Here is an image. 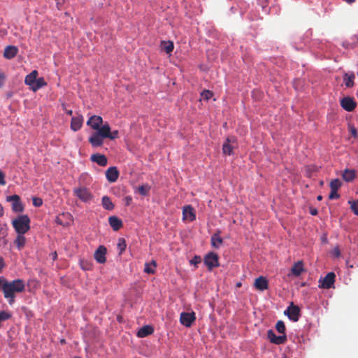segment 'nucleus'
Listing matches in <instances>:
<instances>
[{
  "label": "nucleus",
  "instance_id": "42",
  "mask_svg": "<svg viewBox=\"0 0 358 358\" xmlns=\"http://www.w3.org/2000/svg\"><path fill=\"white\" fill-rule=\"evenodd\" d=\"M339 194H338L337 191L331 190V192L329 195V199H336L339 198Z\"/></svg>",
  "mask_w": 358,
  "mask_h": 358
},
{
  "label": "nucleus",
  "instance_id": "8",
  "mask_svg": "<svg viewBox=\"0 0 358 358\" xmlns=\"http://www.w3.org/2000/svg\"><path fill=\"white\" fill-rule=\"evenodd\" d=\"M196 320V315L194 312L186 313L182 312L180 316V323L187 327H190L194 322Z\"/></svg>",
  "mask_w": 358,
  "mask_h": 358
},
{
  "label": "nucleus",
  "instance_id": "43",
  "mask_svg": "<svg viewBox=\"0 0 358 358\" xmlns=\"http://www.w3.org/2000/svg\"><path fill=\"white\" fill-rule=\"evenodd\" d=\"M6 80V75L3 72L0 71V88L2 87V86L4 84V81Z\"/></svg>",
  "mask_w": 358,
  "mask_h": 358
},
{
  "label": "nucleus",
  "instance_id": "39",
  "mask_svg": "<svg viewBox=\"0 0 358 358\" xmlns=\"http://www.w3.org/2000/svg\"><path fill=\"white\" fill-rule=\"evenodd\" d=\"M150 191V187L148 185H141L138 187V192L140 194L145 196Z\"/></svg>",
  "mask_w": 358,
  "mask_h": 358
},
{
  "label": "nucleus",
  "instance_id": "14",
  "mask_svg": "<svg viewBox=\"0 0 358 358\" xmlns=\"http://www.w3.org/2000/svg\"><path fill=\"white\" fill-rule=\"evenodd\" d=\"M117 136H91L89 138L90 143L93 147L101 146L105 138H109L111 140L115 139Z\"/></svg>",
  "mask_w": 358,
  "mask_h": 358
},
{
  "label": "nucleus",
  "instance_id": "52",
  "mask_svg": "<svg viewBox=\"0 0 358 358\" xmlns=\"http://www.w3.org/2000/svg\"><path fill=\"white\" fill-rule=\"evenodd\" d=\"M317 210L316 209H312L310 210V214L313 215H317Z\"/></svg>",
  "mask_w": 358,
  "mask_h": 358
},
{
  "label": "nucleus",
  "instance_id": "24",
  "mask_svg": "<svg viewBox=\"0 0 358 358\" xmlns=\"http://www.w3.org/2000/svg\"><path fill=\"white\" fill-rule=\"evenodd\" d=\"M223 242V239L221 238L220 235V231L215 233L212 236L210 239V243L212 247L215 248H219L221 244Z\"/></svg>",
  "mask_w": 358,
  "mask_h": 358
},
{
  "label": "nucleus",
  "instance_id": "35",
  "mask_svg": "<svg viewBox=\"0 0 358 358\" xmlns=\"http://www.w3.org/2000/svg\"><path fill=\"white\" fill-rule=\"evenodd\" d=\"M126 247L127 244L124 238H120L117 243V249L119 250L120 255L126 250Z\"/></svg>",
  "mask_w": 358,
  "mask_h": 358
},
{
  "label": "nucleus",
  "instance_id": "40",
  "mask_svg": "<svg viewBox=\"0 0 358 358\" xmlns=\"http://www.w3.org/2000/svg\"><path fill=\"white\" fill-rule=\"evenodd\" d=\"M32 203L35 207H40L43 204V200L39 197H34L32 199Z\"/></svg>",
  "mask_w": 358,
  "mask_h": 358
},
{
  "label": "nucleus",
  "instance_id": "9",
  "mask_svg": "<svg viewBox=\"0 0 358 358\" xmlns=\"http://www.w3.org/2000/svg\"><path fill=\"white\" fill-rule=\"evenodd\" d=\"M267 337L271 343L275 345L284 344L287 341V335L276 336L274 331L271 329H269L267 331Z\"/></svg>",
  "mask_w": 358,
  "mask_h": 358
},
{
  "label": "nucleus",
  "instance_id": "38",
  "mask_svg": "<svg viewBox=\"0 0 358 358\" xmlns=\"http://www.w3.org/2000/svg\"><path fill=\"white\" fill-rule=\"evenodd\" d=\"M348 203L350 205V208L353 213L358 215V199L356 201H349Z\"/></svg>",
  "mask_w": 358,
  "mask_h": 358
},
{
  "label": "nucleus",
  "instance_id": "23",
  "mask_svg": "<svg viewBox=\"0 0 358 358\" xmlns=\"http://www.w3.org/2000/svg\"><path fill=\"white\" fill-rule=\"evenodd\" d=\"M108 222L114 231L119 230L122 227V222L116 216H110Z\"/></svg>",
  "mask_w": 358,
  "mask_h": 358
},
{
  "label": "nucleus",
  "instance_id": "56",
  "mask_svg": "<svg viewBox=\"0 0 358 358\" xmlns=\"http://www.w3.org/2000/svg\"><path fill=\"white\" fill-rule=\"evenodd\" d=\"M110 134H118V131H114L113 132L110 131Z\"/></svg>",
  "mask_w": 358,
  "mask_h": 358
},
{
  "label": "nucleus",
  "instance_id": "26",
  "mask_svg": "<svg viewBox=\"0 0 358 358\" xmlns=\"http://www.w3.org/2000/svg\"><path fill=\"white\" fill-rule=\"evenodd\" d=\"M355 78L353 73H346L344 74L343 80L345 85L347 87H352L354 86V80Z\"/></svg>",
  "mask_w": 358,
  "mask_h": 358
},
{
  "label": "nucleus",
  "instance_id": "15",
  "mask_svg": "<svg viewBox=\"0 0 358 358\" xmlns=\"http://www.w3.org/2000/svg\"><path fill=\"white\" fill-rule=\"evenodd\" d=\"M336 275L333 272L328 273L323 278L321 287L324 289H330L333 287L335 282Z\"/></svg>",
  "mask_w": 358,
  "mask_h": 358
},
{
  "label": "nucleus",
  "instance_id": "51",
  "mask_svg": "<svg viewBox=\"0 0 358 358\" xmlns=\"http://www.w3.org/2000/svg\"><path fill=\"white\" fill-rule=\"evenodd\" d=\"M334 255L336 257H339L340 256V251H339L338 248H335V250H334Z\"/></svg>",
  "mask_w": 358,
  "mask_h": 358
},
{
  "label": "nucleus",
  "instance_id": "57",
  "mask_svg": "<svg viewBox=\"0 0 358 358\" xmlns=\"http://www.w3.org/2000/svg\"><path fill=\"white\" fill-rule=\"evenodd\" d=\"M61 343H65V340H64V339H62V340L61 341Z\"/></svg>",
  "mask_w": 358,
  "mask_h": 358
},
{
  "label": "nucleus",
  "instance_id": "32",
  "mask_svg": "<svg viewBox=\"0 0 358 358\" xmlns=\"http://www.w3.org/2000/svg\"><path fill=\"white\" fill-rule=\"evenodd\" d=\"M157 266V263L155 260H152L151 262H146L145 264L144 271L148 274H153L155 272V268Z\"/></svg>",
  "mask_w": 358,
  "mask_h": 358
},
{
  "label": "nucleus",
  "instance_id": "19",
  "mask_svg": "<svg viewBox=\"0 0 358 358\" xmlns=\"http://www.w3.org/2000/svg\"><path fill=\"white\" fill-rule=\"evenodd\" d=\"M18 52V48L14 45L7 46L3 52V56L8 59L14 58Z\"/></svg>",
  "mask_w": 358,
  "mask_h": 358
},
{
  "label": "nucleus",
  "instance_id": "44",
  "mask_svg": "<svg viewBox=\"0 0 358 358\" xmlns=\"http://www.w3.org/2000/svg\"><path fill=\"white\" fill-rule=\"evenodd\" d=\"M132 197L131 196H127L124 199L125 206H128L131 203Z\"/></svg>",
  "mask_w": 358,
  "mask_h": 358
},
{
  "label": "nucleus",
  "instance_id": "22",
  "mask_svg": "<svg viewBox=\"0 0 358 358\" xmlns=\"http://www.w3.org/2000/svg\"><path fill=\"white\" fill-rule=\"evenodd\" d=\"M154 332V329L152 326L145 325L140 328L137 332V336L139 338H144L151 335Z\"/></svg>",
  "mask_w": 358,
  "mask_h": 358
},
{
  "label": "nucleus",
  "instance_id": "21",
  "mask_svg": "<svg viewBox=\"0 0 358 358\" xmlns=\"http://www.w3.org/2000/svg\"><path fill=\"white\" fill-rule=\"evenodd\" d=\"M38 74V71L36 70H34L25 77L24 83L27 85H29L31 90L32 89V86L34 85L35 81H36Z\"/></svg>",
  "mask_w": 358,
  "mask_h": 358
},
{
  "label": "nucleus",
  "instance_id": "4",
  "mask_svg": "<svg viewBox=\"0 0 358 358\" xmlns=\"http://www.w3.org/2000/svg\"><path fill=\"white\" fill-rule=\"evenodd\" d=\"M204 264L209 271H212L214 268L218 267L220 266L218 255L213 252L208 253L204 257Z\"/></svg>",
  "mask_w": 358,
  "mask_h": 358
},
{
  "label": "nucleus",
  "instance_id": "36",
  "mask_svg": "<svg viewBox=\"0 0 358 358\" xmlns=\"http://www.w3.org/2000/svg\"><path fill=\"white\" fill-rule=\"evenodd\" d=\"M213 96V92L208 90H205L201 93V96L203 100L208 101Z\"/></svg>",
  "mask_w": 358,
  "mask_h": 358
},
{
  "label": "nucleus",
  "instance_id": "7",
  "mask_svg": "<svg viewBox=\"0 0 358 358\" xmlns=\"http://www.w3.org/2000/svg\"><path fill=\"white\" fill-rule=\"evenodd\" d=\"M237 142L234 136H231L227 138L223 144L222 151L224 155H231L233 154V150L236 148Z\"/></svg>",
  "mask_w": 358,
  "mask_h": 358
},
{
  "label": "nucleus",
  "instance_id": "31",
  "mask_svg": "<svg viewBox=\"0 0 358 358\" xmlns=\"http://www.w3.org/2000/svg\"><path fill=\"white\" fill-rule=\"evenodd\" d=\"M46 85L47 83L45 81V79L43 77L38 78H36V81H35L34 85L32 86L31 90H33L34 92H36L39 89Z\"/></svg>",
  "mask_w": 358,
  "mask_h": 358
},
{
  "label": "nucleus",
  "instance_id": "50",
  "mask_svg": "<svg viewBox=\"0 0 358 358\" xmlns=\"http://www.w3.org/2000/svg\"><path fill=\"white\" fill-rule=\"evenodd\" d=\"M4 280H6L4 278H0V289H1L3 290V284L4 283Z\"/></svg>",
  "mask_w": 358,
  "mask_h": 358
},
{
  "label": "nucleus",
  "instance_id": "61",
  "mask_svg": "<svg viewBox=\"0 0 358 358\" xmlns=\"http://www.w3.org/2000/svg\"><path fill=\"white\" fill-rule=\"evenodd\" d=\"M75 358H80V357H75Z\"/></svg>",
  "mask_w": 358,
  "mask_h": 358
},
{
  "label": "nucleus",
  "instance_id": "41",
  "mask_svg": "<svg viewBox=\"0 0 358 358\" xmlns=\"http://www.w3.org/2000/svg\"><path fill=\"white\" fill-rule=\"evenodd\" d=\"M201 259L199 256H194L191 260L190 264L194 266H197L201 262Z\"/></svg>",
  "mask_w": 358,
  "mask_h": 358
},
{
  "label": "nucleus",
  "instance_id": "5",
  "mask_svg": "<svg viewBox=\"0 0 358 358\" xmlns=\"http://www.w3.org/2000/svg\"><path fill=\"white\" fill-rule=\"evenodd\" d=\"M6 201L12 202V210L15 213H21L24 210V206L20 201V197L17 194L8 196Z\"/></svg>",
  "mask_w": 358,
  "mask_h": 358
},
{
  "label": "nucleus",
  "instance_id": "53",
  "mask_svg": "<svg viewBox=\"0 0 358 358\" xmlns=\"http://www.w3.org/2000/svg\"><path fill=\"white\" fill-rule=\"evenodd\" d=\"M3 206L0 204V217L3 216Z\"/></svg>",
  "mask_w": 358,
  "mask_h": 358
},
{
  "label": "nucleus",
  "instance_id": "16",
  "mask_svg": "<svg viewBox=\"0 0 358 358\" xmlns=\"http://www.w3.org/2000/svg\"><path fill=\"white\" fill-rule=\"evenodd\" d=\"M254 287L258 291L263 292L268 288V281L264 276H259L255 279Z\"/></svg>",
  "mask_w": 358,
  "mask_h": 358
},
{
  "label": "nucleus",
  "instance_id": "6",
  "mask_svg": "<svg viewBox=\"0 0 358 358\" xmlns=\"http://www.w3.org/2000/svg\"><path fill=\"white\" fill-rule=\"evenodd\" d=\"M74 194L82 201L87 202L92 199V194L86 187H78L73 189Z\"/></svg>",
  "mask_w": 358,
  "mask_h": 358
},
{
  "label": "nucleus",
  "instance_id": "27",
  "mask_svg": "<svg viewBox=\"0 0 358 358\" xmlns=\"http://www.w3.org/2000/svg\"><path fill=\"white\" fill-rule=\"evenodd\" d=\"M303 271V264L302 261H299L292 267V273L296 276H299Z\"/></svg>",
  "mask_w": 358,
  "mask_h": 358
},
{
  "label": "nucleus",
  "instance_id": "49",
  "mask_svg": "<svg viewBox=\"0 0 358 358\" xmlns=\"http://www.w3.org/2000/svg\"><path fill=\"white\" fill-rule=\"evenodd\" d=\"M258 1L261 3L263 8L266 6V0H258Z\"/></svg>",
  "mask_w": 358,
  "mask_h": 358
},
{
  "label": "nucleus",
  "instance_id": "37",
  "mask_svg": "<svg viewBox=\"0 0 358 358\" xmlns=\"http://www.w3.org/2000/svg\"><path fill=\"white\" fill-rule=\"evenodd\" d=\"M65 216H68L69 217L70 215L69 213L67 214H64V213H62V215H59L58 216L56 217L55 218V222L59 224V225H62V226H66L67 225V223L64 222L62 220V217H65Z\"/></svg>",
  "mask_w": 358,
  "mask_h": 358
},
{
  "label": "nucleus",
  "instance_id": "59",
  "mask_svg": "<svg viewBox=\"0 0 358 358\" xmlns=\"http://www.w3.org/2000/svg\"><path fill=\"white\" fill-rule=\"evenodd\" d=\"M57 256V253L55 252V255H53V257H56Z\"/></svg>",
  "mask_w": 358,
  "mask_h": 358
},
{
  "label": "nucleus",
  "instance_id": "30",
  "mask_svg": "<svg viewBox=\"0 0 358 358\" xmlns=\"http://www.w3.org/2000/svg\"><path fill=\"white\" fill-rule=\"evenodd\" d=\"M161 48L167 54H170L173 50L174 45H173V43L171 41H163L161 43Z\"/></svg>",
  "mask_w": 358,
  "mask_h": 358
},
{
  "label": "nucleus",
  "instance_id": "55",
  "mask_svg": "<svg viewBox=\"0 0 358 358\" xmlns=\"http://www.w3.org/2000/svg\"><path fill=\"white\" fill-rule=\"evenodd\" d=\"M317 199L318 201H321L322 199V196L321 195L317 196Z\"/></svg>",
  "mask_w": 358,
  "mask_h": 358
},
{
  "label": "nucleus",
  "instance_id": "25",
  "mask_svg": "<svg viewBox=\"0 0 358 358\" xmlns=\"http://www.w3.org/2000/svg\"><path fill=\"white\" fill-rule=\"evenodd\" d=\"M342 176L345 181L351 182L356 177V171L354 169H346L344 170Z\"/></svg>",
  "mask_w": 358,
  "mask_h": 358
},
{
  "label": "nucleus",
  "instance_id": "28",
  "mask_svg": "<svg viewBox=\"0 0 358 358\" xmlns=\"http://www.w3.org/2000/svg\"><path fill=\"white\" fill-rule=\"evenodd\" d=\"M101 204L106 210H112L115 206L113 203L111 201L110 197L108 196H103L101 199Z\"/></svg>",
  "mask_w": 358,
  "mask_h": 358
},
{
  "label": "nucleus",
  "instance_id": "2",
  "mask_svg": "<svg viewBox=\"0 0 358 358\" xmlns=\"http://www.w3.org/2000/svg\"><path fill=\"white\" fill-rule=\"evenodd\" d=\"M87 125L96 131L95 134H110L109 124L107 122L103 123L102 117L99 115L91 116L87 121Z\"/></svg>",
  "mask_w": 358,
  "mask_h": 358
},
{
  "label": "nucleus",
  "instance_id": "10",
  "mask_svg": "<svg viewBox=\"0 0 358 358\" xmlns=\"http://www.w3.org/2000/svg\"><path fill=\"white\" fill-rule=\"evenodd\" d=\"M299 308L297 306H294L293 303H292L287 309L285 311V314L287 315L288 317L294 322H297L299 320Z\"/></svg>",
  "mask_w": 358,
  "mask_h": 358
},
{
  "label": "nucleus",
  "instance_id": "34",
  "mask_svg": "<svg viewBox=\"0 0 358 358\" xmlns=\"http://www.w3.org/2000/svg\"><path fill=\"white\" fill-rule=\"evenodd\" d=\"M341 186V182L338 178L332 180L330 182L331 190L338 191V189H339V187Z\"/></svg>",
  "mask_w": 358,
  "mask_h": 358
},
{
  "label": "nucleus",
  "instance_id": "54",
  "mask_svg": "<svg viewBox=\"0 0 358 358\" xmlns=\"http://www.w3.org/2000/svg\"><path fill=\"white\" fill-rule=\"evenodd\" d=\"M12 96H13V92H7L6 97L8 99H10V97H12Z\"/></svg>",
  "mask_w": 358,
  "mask_h": 358
},
{
  "label": "nucleus",
  "instance_id": "13",
  "mask_svg": "<svg viewBox=\"0 0 358 358\" xmlns=\"http://www.w3.org/2000/svg\"><path fill=\"white\" fill-rule=\"evenodd\" d=\"M341 106L346 111L350 112L355 108L357 104L353 98L347 96L341 99Z\"/></svg>",
  "mask_w": 358,
  "mask_h": 358
},
{
  "label": "nucleus",
  "instance_id": "58",
  "mask_svg": "<svg viewBox=\"0 0 358 358\" xmlns=\"http://www.w3.org/2000/svg\"><path fill=\"white\" fill-rule=\"evenodd\" d=\"M241 282H239V283H238V284H237V287H241Z\"/></svg>",
  "mask_w": 358,
  "mask_h": 358
},
{
  "label": "nucleus",
  "instance_id": "48",
  "mask_svg": "<svg viewBox=\"0 0 358 358\" xmlns=\"http://www.w3.org/2000/svg\"><path fill=\"white\" fill-rule=\"evenodd\" d=\"M63 109L66 111V114H68L69 115H72V114H73L72 110H67L65 108L64 105H63Z\"/></svg>",
  "mask_w": 358,
  "mask_h": 358
},
{
  "label": "nucleus",
  "instance_id": "1",
  "mask_svg": "<svg viewBox=\"0 0 358 358\" xmlns=\"http://www.w3.org/2000/svg\"><path fill=\"white\" fill-rule=\"evenodd\" d=\"M24 282L22 280L17 279L10 282L4 280L3 284L4 297L8 299L10 304H12L15 301V294L24 291Z\"/></svg>",
  "mask_w": 358,
  "mask_h": 358
},
{
  "label": "nucleus",
  "instance_id": "3",
  "mask_svg": "<svg viewBox=\"0 0 358 358\" xmlns=\"http://www.w3.org/2000/svg\"><path fill=\"white\" fill-rule=\"evenodd\" d=\"M30 222L28 215H22L12 221V225L17 234H25L30 229Z\"/></svg>",
  "mask_w": 358,
  "mask_h": 358
},
{
  "label": "nucleus",
  "instance_id": "33",
  "mask_svg": "<svg viewBox=\"0 0 358 358\" xmlns=\"http://www.w3.org/2000/svg\"><path fill=\"white\" fill-rule=\"evenodd\" d=\"M275 329L279 334L286 335V327L283 321L278 320L275 324Z\"/></svg>",
  "mask_w": 358,
  "mask_h": 358
},
{
  "label": "nucleus",
  "instance_id": "17",
  "mask_svg": "<svg viewBox=\"0 0 358 358\" xmlns=\"http://www.w3.org/2000/svg\"><path fill=\"white\" fill-rule=\"evenodd\" d=\"M119 174V171L115 166L110 167L106 171V177L110 182H115L118 179Z\"/></svg>",
  "mask_w": 358,
  "mask_h": 358
},
{
  "label": "nucleus",
  "instance_id": "29",
  "mask_svg": "<svg viewBox=\"0 0 358 358\" xmlns=\"http://www.w3.org/2000/svg\"><path fill=\"white\" fill-rule=\"evenodd\" d=\"M24 234H17V236L14 241L15 245L19 250L24 248L26 243V238L24 236Z\"/></svg>",
  "mask_w": 358,
  "mask_h": 358
},
{
  "label": "nucleus",
  "instance_id": "47",
  "mask_svg": "<svg viewBox=\"0 0 358 358\" xmlns=\"http://www.w3.org/2000/svg\"><path fill=\"white\" fill-rule=\"evenodd\" d=\"M4 266V261L2 257H0V272L1 271L2 268Z\"/></svg>",
  "mask_w": 358,
  "mask_h": 358
},
{
  "label": "nucleus",
  "instance_id": "46",
  "mask_svg": "<svg viewBox=\"0 0 358 358\" xmlns=\"http://www.w3.org/2000/svg\"><path fill=\"white\" fill-rule=\"evenodd\" d=\"M350 134H357V129L354 127L350 128Z\"/></svg>",
  "mask_w": 358,
  "mask_h": 358
},
{
  "label": "nucleus",
  "instance_id": "20",
  "mask_svg": "<svg viewBox=\"0 0 358 358\" xmlns=\"http://www.w3.org/2000/svg\"><path fill=\"white\" fill-rule=\"evenodd\" d=\"M91 160L101 166H106L108 163L106 157L103 155L94 154L91 156Z\"/></svg>",
  "mask_w": 358,
  "mask_h": 358
},
{
  "label": "nucleus",
  "instance_id": "12",
  "mask_svg": "<svg viewBox=\"0 0 358 358\" xmlns=\"http://www.w3.org/2000/svg\"><path fill=\"white\" fill-rule=\"evenodd\" d=\"M106 248L103 245H99L94 254L95 260L99 264H104L106 261Z\"/></svg>",
  "mask_w": 358,
  "mask_h": 358
},
{
  "label": "nucleus",
  "instance_id": "60",
  "mask_svg": "<svg viewBox=\"0 0 358 358\" xmlns=\"http://www.w3.org/2000/svg\"><path fill=\"white\" fill-rule=\"evenodd\" d=\"M57 256V253L55 252V255H53V257H56Z\"/></svg>",
  "mask_w": 358,
  "mask_h": 358
},
{
  "label": "nucleus",
  "instance_id": "18",
  "mask_svg": "<svg viewBox=\"0 0 358 358\" xmlns=\"http://www.w3.org/2000/svg\"><path fill=\"white\" fill-rule=\"evenodd\" d=\"M83 117L81 115L72 117L71 122V127L72 130L76 131L80 129L83 125Z\"/></svg>",
  "mask_w": 358,
  "mask_h": 358
},
{
  "label": "nucleus",
  "instance_id": "11",
  "mask_svg": "<svg viewBox=\"0 0 358 358\" xmlns=\"http://www.w3.org/2000/svg\"><path fill=\"white\" fill-rule=\"evenodd\" d=\"M182 219L189 222H192L196 220L195 210L192 206L187 205L183 207Z\"/></svg>",
  "mask_w": 358,
  "mask_h": 358
},
{
  "label": "nucleus",
  "instance_id": "45",
  "mask_svg": "<svg viewBox=\"0 0 358 358\" xmlns=\"http://www.w3.org/2000/svg\"><path fill=\"white\" fill-rule=\"evenodd\" d=\"M5 184L6 181L4 180V174L0 171V185H4Z\"/></svg>",
  "mask_w": 358,
  "mask_h": 358
}]
</instances>
